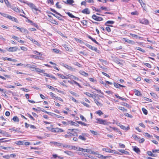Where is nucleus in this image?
Wrapping results in <instances>:
<instances>
[{
    "label": "nucleus",
    "mask_w": 159,
    "mask_h": 159,
    "mask_svg": "<svg viewBox=\"0 0 159 159\" xmlns=\"http://www.w3.org/2000/svg\"><path fill=\"white\" fill-rule=\"evenodd\" d=\"M31 70L34 71H36L39 73H43L45 72L44 70H41L39 68H36V66L33 65H32L31 68Z\"/></svg>",
    "instance_id": "1"
},
{
    "label": "nucleus",
    "mask_w": 159,
    "mask_h": 159,
    "mask_svg": "<svg viewBox=\"0 0 159 159\" xmlns=\"http://www.w3.org/2000/svg\"><path fill=\"white\" fill-rule=\"evenodd\" d=\"M96 120H97V123L105 125H108V122L106 120H103L101 119L98 118H96Z\"/></svg>",
    "instance_id": "2"
},
{
    "label": "nucleus",
    "mask_w": 159,
    "mask_h": 159,
    "mask_svg": "<svg viewBox=\"0 0 159 159\" xmlns=\"http://www.w3.org/2000/svg\"><path fill=\"white\" fill-rule=\"evenodd\" d=\"M92 17L93 19L97 21H102L103 20L102 17L97 16L94 14L92 16Z\"/></svg>",
    "instance_id": "3"
},
{
    "label": "nucleus",
    "mask_w": 159,
    "mask_h": 159,
    "mask_svg": "<svg viewBox=\"0 0 159 159\" xmlns=\"http://www.w3.org/2000/svg\"><path fill=\"white\" fill-rule=\"evenodd\" d=\"M139 20L140 23L143 24L148 25L149 23L148 20L145 18L139 19Z\"/></svg>",
    "instance_id": "4"
},
{
    "label": "nucleus",
    "mask_w": 159,
    "mask_h": 159,
    "mask_svg": "<svg viewBox=\"0 0 159 159\" xmlns=\"http://www.w3.org/2000/svg\"><path fill=\"white\" fill-rule=\"evenodd\" d=\"M17 50L18 47H11L7 49V50L9 52H16Z\"/></svg>",
    "instance_id": "5"
},
{
    "label": "nucleus",
    "mask_w": 159,
    "mask_h": 159,
    "mask_svg": "<svg viewBox=\"0 0 159 159\" xmlns=\"http://www.w3.org/2000/svg\"><path fill=\"white\" fill-rule=\"evenodd\" d=\"M28 5L33 10H34L35 11H39L38 9L36 8V7L33 3H29L28 4Z\"/></svg>",
    "instance_id": "6"
},
{
    "label": "nucleus",
    "mask_w": 159,
    "mask_h": 159,
    "mask_svg": "<svg viewBox=\"0 0 159 159\" xmlns=\"http://www.w3.org/2000/svg\"><path fill=\"white\" fill-rule=\"evenodd\" d=\"M123 39L125 42H127L131 44H135V42L131 40L125 38H123Z\"/></svg>",
    "instance_id": "7"
},
{
    "label": "nucleus",
    "mask_w": 159,
    "mask_h": 159,
    "mask_svg": "<svg viewBox=\"0 0 159 159\" xmlns=\"http://www.w3.org/2000/svg\"><path fill=\"white\" fill-rule=\"evenodd\" d=\"M86 134L85 133H82L81 135H80L79 137V138L83 140H85L86 139L85 138Z\"/></svg>",
    "instance_id": "8"
},
{
    "label": "nucleus",
    "mask_w": 159,
    "mask_h": 159,
    "mask_svg": "<svg viewBox=\"0 0 159 159\" xmlns=\"http://www.w3.org/2000/svg\"><path fill=\"white\" fill-rule=\"evenodd\" d=\"M94 101L95 103L98 106L100 107H102V104L97 99L94 98Z\"/></svg>",
    "instance_id": "9"
},
{
    "label": "nucleus",
    "mask_w": 159,
    "mask_h": 159,
    "mask_svg": "<svg viewBox=\"0 0 159 159\" xmlns=\"http://www.w3.org/2000/svg\"><path fill=\"white\" fill-rule=\"evenodd\" d=\"M114 86L117 88H119V89H120V87H125V86H123V85L117 83H114Z\"/></svg>",
    "instance_id": "10"
},
{
    "label": "nucleus",
    "mask_w": 159,
    "mask_h": 159,
    "mask_svg": "<svg viewBox=\"0 0 159 159\" xmlns=\"http://www.w3.org/2000/svg\"><path fill=\"white\" fill-rule=\"evenodd\" d=\"M82 12L84 14H89L90 13V11L89 10L88 8H86L85 9L82 10Z\"/></svg>",
    "instance_id": "11"
},
{
    "label": "nucleus",
    "mask_w": 159,
    "mask_h": 159,
    "mask_svg": "<svg viewBox=\"0 0 159 159\" xmlns=\"http://www.w3.org/2000/svg\"><path fill=\"white\" fill-rule=\"evenodd\" d=\"M7 18L12 21L17 22V19L15 17L11 16L9 15L7 17Z\"/></svg>",
    "instance_id": "12"
},
{
    "label": "nucleus",
    "mask_w": 159,
    "mask_h": 159,
    "mask_svg": "<svg viewBox=\"0 0 159 159\" xmlns=\"http://www.w3.org/2000/svg\"><path fill=\"white\" fill-rule=\"evenodd\" d=\"M20 31L25 34H28L29 33V32L28 30L24 28H21Z\"/></svg>",
    "instance_id": "13"
},
{
    "label": "nucleus",
    "mask_w": 159,
    "mask_h": 159,
    "mask_svg": "<svg viewBox=\"0 0 159 159\" xmlns=\"http://www.w3.org/2000/svg\"><path fill=\"white\" fill-rule=\"evenodd\" d=\"M133 150L137 153H139L140 152L139 149L137 147L135 146L133 147Z\"/></svg>",
    "instance_id": "14"
},
{
    "label": "nucleus",
    "mask_w": 159,
    "mask_h": 159,
    "mask_svg": "<svg viewBox=\"0 0 159 159\" xmlns=\"http://www.w3.org/2000/svg\"><path fill=\"white\" fill-rule=\"evenodd\" d=\"M64 152L68 155L69 156H74L73 153L70 151H64Z\"/></svg>",
    "instance_id": "15"
},
{
    "label": "nucleus",
    "mask_w": 159,
    "mask_h": 159,
    "mask_svg": "<svg viewBox=\"0 0 159 159\" xmlns=\"http://www.w3.org/2000/svg\"><path fill=\"white\" fill-rule=\"evenodd\" d=\"M63 2L67 4H71L74 3V2L73 0H67L66 1H63Z\"/></svg>",
    "instance_id": "16"
},
{
    "label": "nucleus",
    "mask_w": 159,
    "mask_h": 159,
    "mask_svg": "<svg viewBox=\"0 0 159 159\" xmlns=\"http://www.w3.org/2000/svg\"><path fill=\"white\" fill-rule=\"evenodd\" d=\"M88 37L89 39H91L93 42L95 43L96 44H98V45H100V44L99 43H98L94 39H93V38H92L90 36L88 35Z\"/></svg>",
    "instance_id": "17"
},
{
    "label": "nucleus",
    "mask_w": 159,
    "mask_h": 159,
    "mask_svg": "<svg viewBox=\"0 0 159 159\" xmlns=\"http://www.w3.org/2000/svg\"><path fill=\"white\" fill-rule=\"evenodd\" d=\"M120 124V125H119L120 126V127L122 129L124 130H129V126L125 127V126H124V125H120V124Z\"/></svg>",
    "instance_id": "18"
},
{
    "label": "nucleus",
    "mask_w": 159,
    "mask_h": 159,
    "mask_svg": "<svg viewBox=\"0 0 159 159\" xmlns=\"http://www.w3.org/2000/svg\"><path fill=\"white\" fill-rule=\"evenodd\" d=\"M52 143L54 145H55L57 146H58V147H61L62 145V143H57L56 142H52Z\"/></svg>",
    "instance_id": "19"
},
{
    "label": "nucleus",
    "mask_w": 159,
    "mask_h": 159,
    "mask_svg": "<svg viewBox=\"0 0 159 159\" xmlns=\"http://www.w3.org/2000/svg\"><path fill=\"white\" fill-rule=\"evenodd\" d=\"M65 13L67 14L68 16L72 18H77V17L74 16V15H73L70 12H66Z\"/></svg>",
    "instance_id": "20"
},
{
    "label": "nucleus",
    "mask_w": 159,
    "mask_h": 159,
    "mask_svg": "<svg viewBox=\"0 0 159 159\" xmlns=\"http://www.w3.org/2000/svg\"><path fill=\"white\" fill-rule=\"evenodd\" d=\"M84 93L86 95H87L88 96L90 97H92L93 98V94H92L91 93H88L87 92H84Z\"/></svg>",
    "instance_id": "21"
},
{
    "label": "nucleus",
    "mask_w": 159,
    "mask_h": 159,
    "mask_svg": "<svg viewBox=\"0 0 159 159\" xmlns=\"http://www.w3.org/2000/svg\"><path fill=\"white\" fill-rule=\"evenodd\" d=\"M5 139H6L5 138H2V139H0V143L7 142L10 141L11 140H4Z\"/></svg>",
    "instance_id": "22"
},
{
    "label": "nucleus",
    "mask_w": 159,
    "mask_h": 159,
    "mask_svg": "<svg viewBox=\"0 0 159 159\" xmlns=\"http://www.w3.org/2000/svg\"><path fill=\"white\" fill-rule=\"evenodd\" d=\"M114 23V21L112 20H108L105 23V25H107L108 24H113Z\"/></svg>",
    "instance_id": "23"
},
{
    "label": "nucleus",
    "mask_w": 159,
    "mask_h": 159,
    "mask_svg": "<svg viewBox=\"0 0 159 159\" xmlns=\"http://www.w3.org/2000/svg\"><path fill=\"white\" fill-rule=\"evenodd\" d=\"M134 93L135 95L138 96H141L142 95L140 92L137 90L134 91Z\"/></svg>",
    "instance_id": "24"
},
{
    "label": "nucleus",
    "mask_w": 159,
    "mask_h": 159,
    "mask_svg": "<svg viewBox=\"0 0 159 159\" xmlns=\"http://www.w3.org/2000/svg\"><path fill=\"white\" fill-rule=\"evenodd\" d=\"M47 87L49 89H51L52 90H56L58 92H59V90L58 89H57V88H54L53 87H52V86L49 85H47Z\"/></svg>",
    "instance_id": "25"
},
{
    "label": "nucleus",
    "mask_w": 159,
    "mask_h": 159,
    "mask_svg": "<svg viewBox=\"0 0 159 159\" xmlns=\"http://www.w3.org/2000/svg\"><path fill=\"white\" fill-rule=\"evenodd\" d=\"M77 122L79 124L84 125V126H87L89 125L88 124H86L84 122H82L81 121H77Z\"/></svg>",
    "instance_id": "26"
},
{
    "label": "nucleus",
    "mask_w": 159,
    "mask_h": 159,
    "mask_svg": "<svg viewBox=\"0 0 159 159\" xmlns=\"http://www.w3.org/2000/svg\"><path fill=\"white\" fill-rule=\"evenodd\" d=\"M64 66L68 70H72V68L71 66L67 65L64 64Z\"/></svg>",
    "instance_id": "27"
},
{
    "label": "nucleus",
    "mask_w": 159,
    "mask_h": 159,
    "mask_svg": "<svg viewBox=\"0 0 159 159\" xmlns=\"http://www.w3.org/2000/svg\"><path fill=\"white\" fill-rule=\"evenodd\" d=\"M80 73L82 75L87 77L88 76V74L87 73H86L84 71H82L80 72Z\"/></svg>",
    "instance_id": "28"
},
{
    "label": "nucleus",
    "mask_w": 159,
    "mask_h": 159,
    "mask_svg": "<svg viewBox=\"0 0 159 159\" xmlns=\"http://www.w3.org/2000/svg\"><path fill=\"white\" fill-rule=\"evenodd\" d=\"M50 9H51V11H52L53 12L55 13L56 14L61 16H62L59 13H58V12H57L56 10H54V9H52V8H50Z\"/></svg>",
    "instance_id": "29"
},
{
    "label": "nucleus",
    "mask_w": 159,
    "mask_h": 159,
    "mask_svg": "<svg viewBox=\"0 0 159 159\" xmlns=\"http://www.w3.org/2000/svg\"><path fill=\"white\" fill-rule=\"evenodd\" d=\"M16 143L18 145H23L24 144L23 141H17L16 142Z\"/></svg>",
    "instance_id": "30"
},
{
    "label": "nucleus",
    "mask_w": 159,
    "mask_h": 159,
    "mask_svg": "<svg viewBox=\"0 0 159 159\" xmlns=\"http://www.w3.org/2000/svg\"><path fill=\"white\" fill-rule=\"evenodd\" d=\"M13 120L15 122H18L19 121L18 118L16 116H14L13 117Z\"/></svg>",
    "instance_id": "31"
},
{
    "label": "nucleus",
    "mask_w": 159,
    "mask_h": 159,
    "mask_svg": "<svg viewBox=\"0 0 159 159\" xmlns=\"http://www.w3.org/2000/svg\"><path fill=\"white\" fill-rule=\"evenodd\" d=\"M136 49L143 52L144 53L145 52V51L144 49L141 48H140L136 47Z\"/></svg>",
    "instance_id": "32"
},
{
    "label": "nucleus",
    "mask_w": 159,
    "mask_h": 159,
    "mask_svg": "<svg viewBox=\"0 0 159 159\" xmlns=\"http://www.w3.org/2000/svg\"><path fill=\"white\" fill-rule=\"evenodd\" d=\"M147 153L148 154V155H149L150 156H153V157L155 156L154 154H153L151 151H148L147 152Z\"/></svg>",
    "instance_id": "33"
},
{
    "label": "nucleus",
    "mask_w": 159,
    "mask_h": 159,
    "mask_svg": "<svg viewBox=\"0 0 159 159\" xmlns=\"http://www.w3.org/2000/svg\"><path fill=\"white\" fill-rule=\"evenodd\" d=\"M0 14L2 16H3L4 17H5L7 18L8 16H9L7 14H6V13H3L0 12Z\"/></svg>",
    "instance_id": "34"
},
{
    "label": "nucleus",
    "mask_w": 159,
    "mask_h": 159,
    "mask_svg": "<svg viewBox=\"0 0 159 159\" xmlns=\"http://www.w3.org/2000/svg\"><path fill=\"white\" fill-rule=\"evenodd\" d=\"M57 75L61 77L62 79H67L66 76L62 75L61 74H57Z\"/></svg>",
    "instance_id": "35"
},
{
    "label": "nucleus",
    "mask_w": 159,
    "mask_h": 159,
    "mask_svg": "<svg viewBox=\"0 0 159 159\" xmlns=\"http://www.w3.org/2000/svg\"><path fill=\"white\" fill-rule=\"evenodd\" d=\"M33 43L34 44L38 46H40V43H39L37 41H36L34 39L33 42Z\"/></svg>",
    "instance_id": "36"
},
{
    "label": "nucleus",
    "mask_w": 159,
    "mask_h": 159,
    "mask_svg": "<svg viewBox=\"0 0 159 159\" xmlns=\"http://www.w3.org/2000/svg\"><path fill=\"white\" fill-rule=\"evenodd\" d=\"M142 111H143V112L145 115H147L148 114V111L147 110H146L145 108H142Z\"/></svg>",
    "instance_id": "37"
},
{
    "label": "nucleus",
    "mask_w": 159,
    "mask_h": 159,
    "mask_svg": "<svg viewBox=\"0 0 159 159\" xmlns=\"http://www.w3.org/2000/svg\"><path fill=\"white\" fill-rule=\"evenodd\" d=\"M81 103L82 104H83L84 106H85L87 107H90V106L89 104H87V103L84 102H81Z\"/></svg>",
    "instance_id": "38"
},
{
    "label": "nucleus",
    "mask_w": 159,
    "mask_h": 159,
    "mask_svg": "<svg viewBox=\"0 0 159 159\" xmlns=\"http://www.w3.org/2000/svg\"><path fill=\"white\" fill-rule=\"evenodd\" d=\"M70 124L72 125H73L75 126H79V125L77 123L75 122H74L72 121H70Z\"/></svg>",
    "instance_id": "39"
},
{
    "label": "nucleus",
    "mask_w": 159,
    "mask_h": 159,
    "mask_svg": "<svg viewBox=\"0 0 159 159\" xmlns=\"http://www.w3.org/2000/svg\"><path fill=\"white\" fill-rule=\"evenodd\" d=\"M92 8L93 10H95V11L98 12H101V11L100 9H96V8L94 7H92Z\"/></svg>",
    "instance_id": "40"
},
{
    "label": "nucleus",
    "mask_w": 159,
    "mask_h": 159,
    "mask_svg": "<svg viewBox=\"0 0 159 159\" xmlns=\"http://www.w3.org/2000/svg\"><path fill=\"white\" fill-rule=\"evenodd\" d=\"M50 96L53 98L54 99H55L57 98V97H56L54 96V94L52 92L50 93Z\"/></svg>",
    "instance_id": "41"
},
{
    "label": "nucleus",
    "mask_w": 159,
    "mask_h": 159,
    "mask_svg": "<svg viewBox=\"0 0 159 159\" xmlns=\"http://www.w3.org/2000/svg\"><path fill=\"white\" fill-rule=\"evenodd\" d=\"M20 49L21 50H23L24 51H27V48L25 47L22 46L20 47Z\"/></svg>",
    "instance_id": "42"
},
{
    "label": "nucleus",
    "mask_w": 159,
    "mask_h": 159,
    "mask_svg": "<svg viewBox=\"0 0 159 159\" xmlns=\"http://www.w3.org/2000/svg\"><path fill=\"white\" fill-rule=\"evenodd\" d=\"M51 22L53 24H54L56 25H58V23L55 20H51Z\"/></svg>",
    "instance_id": "43"
},
{
    "label": "nucleus",
    "mask_w": 159,
    "mask_h": 159,
    "mask_svg": "<svg viewBox=\"0 0 159 159\" xmlns=\"http://www.w3.org/2000/svg\"><path fill=\"white\" fill-rule=\"evenodd\" d=\"M96 113L98 114L99 116H101L103 114V112L101 110H99L96 111Z\"/></svg>",
    "instance_id": "44"
},
{
    "label": "nucleus",
    "mask_w": 159,
    "mask_h": 159,
    "mask_svg": "<svg viewBox=\"0 0 159 159\" xmlns=\"http://www.w3.org/2000/svg\"><path fill=\"white\" fill-rule=\"evenodd\" d=\"M56 7L59 9H61V6L59 5V2H57L56 4Z\"/></svg>",
    "instance_id": "45"
},
{
    "label": "nucleus",
    "mask_w": 159,
    "mask_h": 159,
    "mask_svg": "<svg viewBox=\"0 0 159 159\" xmlns=\"http://www.w3.org/2000/svg\"><path fill=\"white\" fill-rule=\"evenodd\" d=\"M119 109L120 110L123 111H127V109H125L124 107H119Z\"/></svg>",
    "instance_id": "46"
},
{
    "label": "nucleus",
    "mask_w": 159,
    "mask_h": 159,
    "mask_svg": "<svg viewBox=\"0 0 159 159\" xmlns=\"http://www.w3.org/2000/svg\"><path fill=\"white\" fill-rule=\"evenodd\" d=\"M79 151H82L84 152H86V149H84L82 148H80L79 149Z\"/></svg>",
    "instance_id": "47"
},
{
    "label": "nucleus",
    "mask_w": 159,
    "mask_h": 159,
    "mask_svg": "<svg viewBox=\"0 0 159 159\" xmlns=\"http://www.w3.org/2000/svg\"><path fill=\"white\" fill-rule=\"evenodd\" d=\"M2 149H6V150H7L8 151V150H9V149L11 148V147H4L2 146Z\"/></svg>",
    "instance_id": "48"
},
{
    "label": "nucleus",
    "mask_w": 159,
    "mask_h": 159,
    "mask_svg": "<svg viewBox=\"0 0 159 159\" xmlns=\"http://www.w3.org/2000/svg\"><path fill=\"white\" fill-rule=\"evenodd\" d=\"M80 118L81 120L83 121H86V120L85 118H84L83 116L82 115H80Z\"/></svg>",
    "instance_id": "49"
},
{
    "label": "nucleus",
    "mask_w": 159,
    "mask_h": 159,
    "mask_svg": "<svg viewBox=\"0 0 159 159\" xmlns=\"http://www.w3.org/2000/svg\"><path fill=\"white\" fill-rule=\"evenodd\" d=\"M32 65H31L29 64H24V66L26 67H28L30 68Z\"/></svg>",
    "instance_id": "50"
},
{
    "label": "nucleus",
    "mask_w": 159,
    "mask_h": 159,
    "mask_svg": "<svg viewBox=\"0 0 159 159\" xmlns=\"http://www.w3.org/2000/svg\"><path fill=\"white\" fill-rule=\"evenodd\" d=\"M144 64L149 68H151V66L150 64L148 63H144Z\"/></svg>",
    "instance_id": "51"
},
{
    "label": "nucleus",
    "mask_w": 159,
    "mask_h": 159,
    "mask_svg": "<svg viewBox=\"0 0 159 159\" xmlns=\"http://www.w3.org/2000/svg\"><path fill=\"white\" fill-rule=\"evenodd\" d=\"M69 92L70 93H71L73 95L75 96L76 97H77V96H79L78 95H77V94L76 93H75L72 91H69Z\"/></svg>",
    "instance_id": "52"
},
{
    "label": "nucleus",
    "mask_w": 159,
    "mask_h": 159,
    "mask_svg": "<svg viewBox=\"0 0 159 159\" xmlns=\"http://www.w3.org/2000/svg\"><path fill=\"white\" fill-rule=\"evenodd\" d=\"M130 34L131 36L135 37L136 38H137L138 37V36L136 34H131V33H130Z\"/></svg>",
    "instance_id": "53"
},
{
    "label": "nucleus",
    "mask_w": 159,
    "mask_h": 159,
    "mask_svg": "<svg viewBox=\"0 0 159 159\" xmlns=\"http://www.w3.org/2000/svg\"><path fill=\"white\" fill-rule=\"evenodd\" d=\"M73 82H74V84H76L77 85H78L79 87L80 88H81L82 87L81 86V85L79 83H77V82L75 81H73Z\"/></svg>",
    "instance_id": "54"
},
{
    "label": "nucleus",
    "mask_w": 159,
    "mask_h": 159,
    "mask_svg": "<svg viewBox=\"0 0 159 159\" xmlns=\"http://www.w3.org/2000/svg\"><path fill=\"white\" fill-rule=\"evenodd\" d=\"M52 50L54 52L58 53L59 52V50L57 49H53Z\"/></svg>",
    "instance_id": "55"
},
{
    "label": "nucleus",
    "mask_w": 159,
    "mask_h": 159,
    "mask_svg": "<svg viewBox=\"0 0 159 159\" xmlns=\"http://www.w3.org/2000/svg\"><path fill=\"white\" fill-rule=\"evenodd\" d=\"M7 60L12 61H16V60L11 58H7Z\"/></svg>",
    "instance_id": "56"
},
{
    "label": "nucleus",
    "mask_w": 159,
    "mask_h": 159,
    "mask_svg": "<svg viewBox=\"0 0 159 159\" xmlns=\"http://www.w3.org/2000/svg\"><path fill=\"white\" fill-rule=\"evenodd\" d=\"M90 131L92 134H93L94 135H97V132L96 131L92 130H90Z\"/></svg>",
    "instance_id": "57"
},
{
    "label": "nucleus",
    "mask_w": 159,
    "mask_h": 159,
    "mask_svg": "<svg viewBox=\"0 0 159 159\" xmlns=\"http://www.w3.org/2000/svg\"><path fill=\"white\" fill-rule=\"evenodd\" d=\"M48 2V3H50L52 5L54 4V2L53 0H47Z\"/></svg>",
    "instance_id": "58"
},
{
    "label": "nucleus",
    "mask_w": 159,
    "mask_h": 159,
    "mask_svg": "<svg viewBox=\"0 0 159 159\" xmlns=\"http://www.w3.org/2000/svg\"><path fill=\"white\" fill-rule=\"evenodd\" d=\"M144 139L143 138H142L139 141V142L140 143H142L144 142Z\"/></svg>",
    "instance_id": "59"
},
{
    "label": "nucleus",
    "mask_w": 159,
    "mask_h": 159,
    "mask_svg": "<svg viewBox=\"0 0 159 159\" xmlns=\"http://www.w3.org/2000/svg\"><path fill=\"white\" fill-rule=\"evenodd\" d=\"M99 157L101 159H106L108 157L104 156L103 155H100V157Z\"/></svg>",
    "instance_id": "60"
},
{
    "label": "nucleus",
    "mask_w": 159,
    "mask_h": 159,
    "mask_svg": "<svg viewBox=\"0 0 159 159\" xmlns=\"http://www.w3.org/2000/svg\"><path fill=\"white\" fill-rule=\"evenodd\" d=\"M119 146L121 148H124L125 147V145L123 144H121V143H119Z\"/></svg>",
    "instance_id": "61"
},
{
    "label": "nucleus",
    "mask_w": 159,
    "mask_h": 159,
    "mask_svg": "<svg viewBox=\"0 0 159 159\" xmlns=\"http://www.w3.org/2000/svg\"><path fill=\"white\" fill-rule=\"evenodd\" d=\"M4 1L5 3L6 4V5L8 6L9 5V3L8 0H4Z\"/></svg>",
    "instance_id": "62"
},
{
    "label": "nucleus",
    "mask_w": 159,
    "mask_h": 159,
    "mask_svg": "<svg viewBox=\"0 0 159 159\" xmlns=\"http://www.w3.org/2000/svg\"><path fill=\"white\" fill-rule=\"evenodd\" d=\"M56 130L57 132H62L64 131L63 130L60 128H57Z\"/></svg>",
    "instance_id": "63"
},
{
    "label": "nucleus",
    "mask_w": 159,
    "mask_h": 159,
    "mask_svg": "<svg viewBox=\"0 0 159 159\" xmlns=\"http://www.w3.org/2000/svg\"><path fill=\"white\" fill-rule=\"evenodd\" d=\"M144 80L147 82L148 83H149L151 81V80L148 79H145Z\"/></svg>",
    "instance_id": "64"
}]
</instances>
